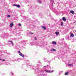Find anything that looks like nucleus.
Instances as JSON below:
<instances>
[{"instance_id": "1", "label": "nucleus", "mask_w": 76, "mask_h": 76, "mask_svg": "<svg viewBox=\"0 0 76 76\" xmlns=\"http://www.w3.org/2000/svg\"><path fill=\"white\" fill-rule=\"evenodd\" d=\"M18 53L19 54V55H20L23 58H24L25 57V56H24V55H23V54L20 53V51H18Z\"/></svg>"}, {"instance_id": "2", "label": "nucleus", "mask_w": 76, "mask_h": 76, "mask_svg": "<svg viewBox=\"0 0 76 76\" xmlns=\"http://www.w3.org/2000/svg\"><path fill=\"white\" fill-rule=\"evenodd\" d=\"M70 36H69V37H70V39H72V37L73 38V37H75V35H74V34H73L71 33V32H70Z\"/></svg>"}, {"instance_id": "3", "label": "nucleus", "mask_w": 76, "mask_h": 76, "mask_svg": "<svg viewBox=\"0 0 76 76\" xmlns=\"http://www.w3.org/2000/svg\"><path fill=\"white\" fill-rule=\"evenodd\" d=\"M45 71L46 72H47V73H53V72H54L53 70L52 71H51V70H45Z\"/></svg>"}, {"instance_id": "4", "label": "nucleus", "mask_w": 76, "mask_h": 76, "mask_svg": "<svg viewBox=\"0 0 76 76\" xmlns=\"http://www.w3.org/2000/svg\"><path fill=\"white\" fill-rule=\"evenodd\" d=\"M65 38L66 39H68L69 40H70L71 39H70V37H69V36L66 35L65 36Z\"/></svg>"}, {"instance_id": "5", "label": "nucleus", "mask_w": 76, "mask_h": 76, "mask_svg": "<svg viewBox=\"0 0 76 76\" xmlns=\"http://www.w3.org/2000/svg\"><path fill=\"white\" fill-rule=\"evenodd\" d=\"M58 10V9L57 8H56V9H54L53 10V12L54 13H57V10Z\"/></svg>"}, {"instance_id": "6", "label": "nucleus", "mask_w": 76, "mask_h": 76, "mask_svg": "<svg viewBox=\"0 0 76 76\" xmlns=\"http://www.w3.org/2000/svg\"><path fill=\"white\" fill-rule=\"evenodd\" d=\"M50 5H51V4H52V6H53V3H54V1L53 0H50Z\"/></svg>"}, {"instance_id": "7", "label": "nucleus", "mask_w": 76, "mask_h": 76, "mask_svg": "<svg viewBox=\"0 0 76 76\" xmlns=\"http://www.w3.org/2000/svg\"><path fill=\"white\" fill-rule=\"evenodd\" d=\"M41 72V71H40V69H36L35 70V72L36 73H39V72Z\"/></svg>"}, {"instance_id": "8", "label": "nucleus", "mask_w": 76, "mask_h": 76, "mask_svg": "<svg viewBox=\"0 0 76 76\" xmlns=\"http://www.w3.org/2000/svg\"><path fill=\"white\" fill-rule=\"evenodd\" d=\"M13 26V23H10V26L11 28H12V26Z\"/></svg>"}, {"instance_id": "9", "label": "nucleus", "mask_w": 76, "mask_h": 76, "mask_svg": "<svg viewBox=\"0 0 76 76\" xmlns=\"http://www.w3.org/2000/svg\"><path fill=\"white\" fill-rule=\"evenodd\" d=\"M52 44H54V45H56L57 44V42H56L53 41L52 42Z\"/></svg>"}, {"instance_id": "10", "label": "nucleus", "mask_w": 76, "mask_h": 76, "mask_svg": "<svg viewBox=\"0 0 76 76\" xmlns=\"http://www.w3.org/2000/svg\"><path fill=\"white\" fill-rule=\"evenodd\" d=\"M30 45H31V46H33V45H34V43L33 42H31L30 43Z\"/></svg>"}, {"instance_id": "11", "label": "nucleus", "mask_w": 76, "mask_h": 76, "mask_svg": "<svg viewBox=\"0 0 76 76\" xmlns=\"http://www.w3.org/2000/svg\"><path fill=\"white\" fill-rule=\"evenodd\" d=\"M62 20L64 21H66V18H65V17H63L62 18Z\"/></svg>"}, {"instance_id": "12", "label": "nucleus", "mask_w": 76, "mask_h": 76, "mask_svg": "<svg viewBox=\"0 0 76 76\" xmlns=\"http://www.w3.org/2000/svg\"><path fill=\"white\" fill-rule=\"evenodd\" d=\"M42 28L43 29H44V30H46V27H45V26H42Z\"/></svg>"}, {"instance_id": "13", "label": "nucleus", "mask_w": 76, "mask_h": 76, "mask_svg": "<svg viewBox=\"0 0 76 76\" xmlns=\"http://www.w3.org/2000/svg\"><path fill=\"white\" fill-rule=\"evenodd\" d=\"M59 32H57V31H56L55 32V34L56 35H58V34H59Z\"/></svg>"}, {"instance_id": "14", "label": "nucleus", "mask_w": 76, "mask_h": 76, "mask_svg": "<svg viewBox=\"0 0 76 76\" xmlns=\"http://www.w3.org/2000/svg\"><path fill=\"white\" fill-rule=\"evenodd\" d=\"M69 13H72V14H74V11H70Z\"/></svg>"}, {"instance_id": "15", "label": "nucleus", "mask_w": 76, "mask_h": 76, "mask_svg": "<svg viewBox=\"0 0 76 76\" xmlns=\"http://www.w3.org/2000/svg\"><path fill=\"white\" fill-rule=\"evenodd\" d=\"M9 42H11V43L12 45V46H13V45H14L13 43V42H12V41H9Z\"/></svg>"}, {"instance_id": "16", "label": "nucleus", "mask_w": 76, "mask_h": 76, "mask_svg": "<svg viewBox=\"0 0 76 76\" xmlns=\"http://www.w3.org/2000/svg\"><path fill=\"white\" fill-rule=\"evenodd\" d=\"M56 50H56V49H53L51 50V51H56Z\"/></svg>"}, {"instance_id": "17", "label": "nucleus", "mask_w": 76, "mask_h": 76, "mask_svg": "<svg viewBox=\"0 0 76 76\" xmlns=\"http://www.w3.org/2000/svg\"><path fill=\"white\" fill-rule=\"evenodd\" d=\"M68 66H70L71 67H72V66H73V65L72 64H68Z\"/></svg>"}, {"instance_id": "18", "label": "nucleus", "mask_w": 76, "mask_h": 76, "mask_svg": "<svg viewBox=\"0 0 76 76\" xmlns=\"http://www.w3.org/2000/svg\"><path fill=\"white\" fill-rule=\"evenodd\" d=\"M68 73H69V72H68V71L67 72L65 73V75H68Z\"/></svg>"}, {"instance_id": "19", "label": "nucleus", "mask_w": 76, "mask_h": 76, "mask_svg": "<svg viewBox=\"0 0 76 76\" xmlns=\"http://www.w3.org/2000/svg\"><path fill=\"white\" fill-rule=\"evenodd\" d=\"M38 2L40 4H41L42 3V1H41L38 0Z\"/></svg>"}, {"instance_id": "20", "label": "nucleus", "mask_w": 76, "mask_h": 76, "mask_svg": "<svg viewBox=\"0 0 76 76\" xmlns=\"http://www.w3.org/2000/svg\"><path fill=\"white\" fill-rule=\"evenodd\" d=\"M16 7H20V6L19 5H17Z\"/></svg>"}, {"instance_id": "21", "label": "nucleus", "mask_w": 76, "mask_h": 76, "mask_svg": "<svg viewBox=\"0 0 76 76\" xmlns=\"http://www.w3.org/2000/svg\"><path fill=\"white\" fill-rule=\"evenodd\" d=\"M13 6H16L17 5H16V4H14Z\"/></svg>"}, {"instance_id": "22", "label": "nucleus", "mask_w": 76, "mask_h": 76, "mask_svg": "<svg viewBox=\"0 0 76 76\" xmlns=\"http://www.w3.org/2000/svg\"><path fill=\"white\" fill-rule=\"evenodd\" d=\"M29 64H28L27 65V66L28 67H29Z\"/></svg>"}, {"instance_id": "23", "label": "nucleus", "mask_w": 76, "mask_h": 76, "mask_svg": "<svg viewBox=\"0 0 76 76\" xmlns=\"http://www.w3.org/2000/svg\"><path fill=\"white\" fill-rule=\"evenodd\" d=\"M7 18H9V17H10V15H8L7 16Z\"/></svg>"}, {"instance_id": "24", "label": "nucleus", "mask_w": 76, "mask_h": 76, "mask_svg": "<svg viewBox=\"0 0 76 76\" xmlns=\"http://www.w3.org/2000/svg\"><path fill=\"white\" fill-rule=\"evenodd\" d=\"M6 65H9V63H7L6 64Z\"/></svg>"}, {"instance_id": "25", "label": "nucleus", "mask_w": 76, "mask_h": 76, "mask_svg": "<svg viewBox=\"0 0 76 76\" xmlns=\"http://www.w3.org/2000/svg\"><path fill=\"white\" fill-rule=\"evenodd\" d=\"M29 34H31V35L33 34V33L31 32L29 33Z\"/></svg>"}, {"instance_id": "26", "label": "nucleus", "mask_w": 76, "mask_h": 76, "mask_svg": "<svg viewBox=\"0 0 76 76\" xmlns=\"http://www.w3.org/2000/svg\"><path fill=\"white\" fill-rule=\"evenodd\" d=\"M18 25L19 26H21V24H20V23H19Z\"/></svg>"}, {"instance_id": "27", "label": "nucleus", "mask_w": 76, "mask_h": 76, "mask_svg": "<svg viewBox=\"0 0 76 76\" xmlns=\"http://www.w3.org/2000/svg\"><path fill=\"white\" fill-rule=\"evenodd\" d=\"M63 25V23L61 22V25Z\"/></svg>"}, {"instance_id": "28", "label": "nucleus", "mask_w": 76, "mask_h": 76, "mask_svg": "<svg viewBox=\"0 0 76 76\" xmlns=\"http://www.w3.org/2000/svg\"><path fill=\"white\" fill-rule=\"evenodd\" d=\"M34 39H35V40H37V38L35 37Z\"/></svg>"}, {"instance_id": "29", "label": "nucleus", "mask_w": 76, "mask_h": 76, "mask_svg": "<svg viewBox=\"0 0 76 76\" xmlns=\"http://www.w3.org/2000/svg\"><path fill=\"white\" fill-rule=\"evenodd\" d=\"M29 61H26L27 63H29Z\"/></svg>"}, {"instance_id": "30", "label": "nucleus", "mask_w": 76, "mask_h": 76, "mask_svg": "<svg viewBox=\"0 0 76 76\" xmlns=\"http://www.w3.org/2000/svg\"><path fill=\"white\" fill-rule=\"evenodd\" d=\"M2 60V61H5V60L4 59H3V60Z\"/></svg>"}, {"instance_id": "31", "label": "nucleus", "mask_w": 76, "mask_h": 76, "mask_svg": "<svg viewBox=\"0 0 76 76\" xmlns=\"http://www.w3.org/2000/svg\"><path fill=\"white\" fill-rule=\"evenodd\" d=\"M60 21H61V20H62V19H60Z\"/></svg>"}, {"instance_id": "32", "label": "nucleus", "mask_w": 76, "mask_h": 76, "mask_svg": "<svg viewBox=\"0 0 76 76\" xmlns=\"http://www.w3.org/2000/svg\"><path fill=\"white\" fill-rule=\"evenodd\" d=\"M12 75H13V73L12 72H11Z\"/></svg>"}, {"instance_id": "33", "label": "nucleus", "mask_w": 76, "mask_h": 76, "mask_svg": "<svg viewBox=\"0 0 76 76\" xmlns=\"http://www.w3.org/2000/svg\"><path fill=\"white\" fill-rule=\"evenodd\" d=\"M34 69V67H33L32 68V69Z\"/></svg>"}, {"instance_id": "34", "label": "nucleus", "mask_w": 76, "mask_h": 76, "mask_svg": "<svg viewBox=\"0 0 76 76\" xmlns=\"http://www.w3.org/2000/svg\"><path fill=\"white\" fill-rule=\"evenodd\" d=\"M44 67H46V66H44Z\"/></svg>"}, {"instance_id": "35", "label": "nucleus", "mask_w": 76, "mask_h": 76, "mask_svg": "<svg viewBox=\"0 0 76 76\" xmlns=\"http://www.w3.org/2000/svg\"><path fill=\"white\" fill-rule=\"evenodd\" d=\"M60 72H61L62 73V72H63V71H61Z\"/></svg>"}, {"instance_id": "36", "label": "nucleus", "mask_w": 76, "mask_h": 76, "mask_svg": "<svg viewBox=\"0 0 76 76\" xmlns=\"http://www.w3.org/2000/svg\"><path fill=\"white\" fill-rule=\"evenodd\" d=\"M0 60H1V59L0 58Z\"/></svg>"}, {"instance_id": "37", "label": "nucleus", "mask_w": 76, "mask_h": 76, "mask_svg": "<svg viewBox=\"0 0 76 76\" xmlns=\"http://www.w3.org/2000/svg\"><path fill=\"white\" fill-rule=\"evenodd\" d=\"M63 40H64V39H63Z\"/></svg>"}, {"instance_id": "38", "label": "nucleus", "mask_w": 76, "mask_h": 76, "mask_svg": "<svg viewBox=\"0 0 76 76\" xmlns=\"http://www.w3.org/2000/svg\"><path fill=\"white\" fill-rule=\"evenodd\" d=\"M45 76H47V75H45Z\"/></svg>"}, {"instance_id": "39", "label": "nucleus", "mask_w": 76, "mask_h": 76, "mask_svg": "<svg viewBox=\"0 0 76 76\" xmlns=\"http://www.w3.org/2000/svg\"><path fill=\"white\" fill-rule=\"evenodd\" d=\"M59 75H60V73H59Z\"/></svg>"}, {"instance_id": "40", "label": "nucleus", "mask_w": 76, "mask_h": 76, "mask_svg": "<svg viewBox=\"0 0 76 76\" xmlns=\"http://www.w3.org/2000/svg\"><path fill=\"white\" fill-rule=\"evenodd\" d=\"M16 61H18V60H17Z\"/></svg>"}, {"instance_id": "41", "label": "nucleus", "mask_w": 76, "mask_h": 76, "mask_svg": "<svg viewBox=\"0 0 76 76\" xmlns=\"http://www.w3.org/2000/svg\"><path fill=\"white\" fill-rule=\"evenodd\" d=\"M31 67H32V66H31Z\"/></svg>"}, {"instance_id": "42", "label": "nucleus", "mask_w": 76, "mask_h": 76, "mask_svg": "<svg viewBox=\"0 0 76 76\" xmlns=\"http://www.w3.org/2000/svg\"><path fill=\"white\" fill-rule=\"evenodd\" d=\"M47 66H48V65H47Z\"/></svg>"}, {"instance_id": "43", "label": "nucleus", "mask_w": 76, "mask_h": 76, "mask_svg": "<svg viewBox=\"0 0 76 76\" xmlns=\"http://www.w3.org/2000/svg\"><path fill=\"white\" fill-rule=\"evenodd\" d=\"M76 32V31H75Z\"/></svg>"}]
</instances>
